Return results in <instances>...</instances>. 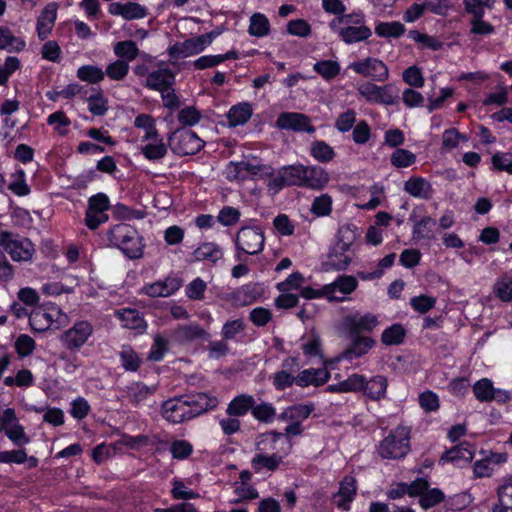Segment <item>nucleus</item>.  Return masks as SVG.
Wrapping results in <instances>:
<instances>
[{
    "label": "nucleus",
    "instance_id": "0eeeda50",
    "mask_svg": "<svg viewBox=\"0 0 512 512\" xmlns=\"http://www.w3.org/2000/svg\"><path fill=\"white\" fill-rule=\"evenodd\" d=\"M0 246L16 262H29L35 254L30 239L9 231H0Z\"/></svg>",
    "mask_w": 512,
    "mask_h": 512
},
{
    "label": "nucleus",
    "instance_id": "e433bc0d",
    "mask_svg": "<svg viewBox=\"0 0 512 512\" xmlns=\"http://www.w3.org/2000/svg\"><path fill=\"white\" fill-rule=\"evenodd\" d=\"M375 344V341L369 337H357L349 348L343 352V357L348 360L365 355Z\"/></svg>",
    "mask_w": 512,
    "mask_h": 512
},
{
    "label": "nucleus",
    "instance_id": "c03bdc74",
    "mask_svg": "<svg viewBox=\"0 0 512 512\" xmlns=\"http://www.w3.org/2000/svg\"><path fill=\"white\" fill-rule=\"evenodd\" d=\"M473 393L480 402H492L494 395V386L490 379L482 378L473 385Z\"/></svg>",
    "mask_w": 512,
    "mask_h": 512
},
{
    "label": "nucleus",
    "instance_id": "f257e3e1",
    "mask_svg": "<svg viewBox=\"0 0 512 512\" xmlns=\"http://www.w3.org/2000/svg\"><path fill=\"white\" fill-rule=\"evenodd\" d=\"M291 448V441L280 432L270 431L262 434L256 444L258 453L251 460L252 468L256 472L263 469L275 471L290 453Z\"/></svg>",
    "mask_w": 512,
    "mask_h": 512
},
{
    "label": "nucleus",
    "instance_id": "423d86ee",
    "mask_svg": "<svg viewBox=\"0 0 512 512\" xmlns=\"http://www.w3.org/2000/svg\"><path fill=\"white\" fill-rule=\"evenodd\" d=\"M274 169L270 165L262 164L256 159L231 161L227 164L224 174L229 181H243L248 178H264L273 175Z\"/></svg>",
    "mask_w": 512,
    "mask_h": 512
},
{
    "label": "nucleus",
    "instance_id": "a19ab883",
    "mask_svg": "<svg viewBox=\"0 0 512 512\" xmlns=\"http://www.w3.org/2000/svg\"><path fill=\"white\" fill-rule=\"evenodd\" d=\"M25 45V41L14 36L8 28L0 27V49L19 52L24 49Z\"/></svg>",
    "mask_w": 512,
    "mask_h": 512
},
{
    "label": "nucleus",
    "instance_id": "7c9ffc66",
    "mask_svg": "<svg viewBox=\"0 0 512 512\" xmlns=\"http://www.w3.org/2000/svg\"><path fill=\"white\" fill-rule=\"evenodd\" d=\"M57 5L55 3L48 4L41 12L37 20L38 37L44 40L48 37L56 20Z\"/></svg>",
    "mask_w": 512,
    "mask_h": 512
},
{
    "label": "nucleus",
    "instance_id": "5701e85b",
    "mask_svg": "<svg viewBox=\"0 0 512 512\" xmlns=\"http://www.w3.org/2000/svg\"><path fill=\"white\" fill-rule=\"evenodd\" d=\"M142 142L145 144L141 147V153L146 159L157 161L167 155V146L158 132L156 135L143 137Z\"/></svg>",
    "mask_w": 512,
    "mask_h": 512
},
{
    "label": "nucleus",
    "instance_id": "20e7f679",
    "mask_svg": "<svg viewBox=\"0 0 512 512\" xmlns=\"http://www.w3.org/2000/svg\"><path fill=\"white\" fill-rule=\"evenodd\" d=\"M108 240L130 259H138L143 255V239L139 232L128 224L120 223L113 226L108 231Z\"/></svg>",
    "mask_w": 512,
    "mask_h": 512
},
{
    "label": "nucleus",
    "instance_id": "c9c22d12",
    "mask_svg": "<svg viewBox=\"0 0 512 512\" xmlns=\"http://www.w3.org/2000/svg\"><path fill=\"white\" fill-rule=\"evenodd\" d=\"M154 391V387L147 386L141 382H133L128 385L125 390L126 397L131 403L135 405H139L145 401L154 393Z\"/></svg>",
    "mask_w": 512,
    "mask_h": 512
},
{
    "label": "nucleus",
    "instance_id": "774afa93",
    "mask_svg": "<svg viewBox=\"0 0 512 512\" xmlns=\"http://www.w3.org/2000/svg\"><path fill=\"white\" fill-rule=\"evenodd\" d=\"M241 213L237 208L224 206L218 213L217 220L223 226H233L240 220Z\"/></svg>",
    "mask_w": 512,
    "mask_h": 512
},
{
    "label": "nucleus",
    "instance_id": "c85d7f7f",
    "mask_svg": "<svg viewBox=\"0 0 512 512\" xmlns=\"http://www.w3.org/2000/svg\"><path fill=\"white\" fill-rule=\"evenodd\" d=\"M404 190L413 197L430 199L433 195L431 183L422 177H411L404 183Z\"/></svg>",
    "mask_w": 512,
    "mask_h": 512
},
{
    "label": "nucleus",
    "instance_id": "e2e57ef3",
    "mask_svg": "<svg viewBox=\"0 0 512 512\" xmlns=\"http://www.w3.org/2000/svg\"><path fill=\"white\" fill-rule=\"evenodd\" d=\"M273 386L281 391L291 387L294 383L296 384V376H293L287 369H282L272 376Z\"/></svg>",
    "mask_w": 512,
    "mask_h": 512
},
{
    "label": "nucleus",
    "instance_id": "ddd939ff",
    "mask_svg": "<svg viewBox=\"0 0 512 512\" xmlns=\"http://www.w3.org/2000/svg\"><path fill=\"white\" fill-rule=\"evenodd\" d=\"M357 278L351 275L339 276L335 281L323 286L324 297L329 301H344L347 295L356 290Z\"/></svg>",
    "mask_w": 512,
    "mask_h": 512
},
{
    "label": "nucleus",
    "instance_id": "864d4df0",
    "mask_svg": "<svg viewBox=\"0 0 512 512\" xmlns=\"http://www.w3.org/2000/svg\"><path fill=\"white\" fill-rule=\"evenodd\" d=\"M390 162L396 168H406L416 162V155L407 149L397 148L391 154Z\"/></svg>",
    "mask_w": 512,
    "mask_h": 512
},
{
    "label": "nucleus",
    "instance_id": "13d9d810",
    "mask_svg": "<svg viewBox=\"0 0 512 512\" xmlns=\"http://www.w3.org/2000/svg\"><path fill=\"white\" fill-rule=\"evenodd\" d=\"M314 70L324 79L330 80L336 77L340 72V65L336 61L323 60L314 64Z\"/></svg>",
    "mask_w": 512,
    "mask_h": 512
},
{
    "label": "nucleus",
    "instance_id": "49530a36",
    "mask_svg": "<svg viewBox=\"0 0 512 512\" xmlns=\"http://www.w3.org/2000/svg\"><path fill=\"white\" fill-rule=\"evenodd\" d=\"M121 366L126 371H137L141 365L138 354L130 346H122L119 352Z\"/></svg>",
    "mask_w": 512,
    "mask_h": 512
},
{
    "label": "nucleus",
    "instance_id": "ea45409f",
    "mask_svg": "<svg viewBox=\"0 0 512 512\" xmlns=\"http://www.w3.org/2000/svg\"><path fill=\"white\" fill-rule=\"evenodd\" d=\"M252 116V108L248 103H242L230 108L227 118L230 126L245 124Z\"/></svg>",
    "mask_w": 512,
    "mask_h": 512
},
{
    "label": "nucleus",
    "instance_id": "6ab92c4d",
    "mask_svg": "<svg viewBox=\"0 0 512 512\" xmlns=\"http://www.w3.org/2000/svg\"><path fill=\"white\" fill-rule=\"evenodd\" d=\"M6 424L5 435L14 445L22 447L30 443L29 436L19 423L15 410L12 408L6 409Z\"/></svg>",
    "mask_w": 512,
    "mask_h": 512
},
{
    "label": "nucleus",
    "instance_id": "dca6fc26",
    "mask_svg": "<svg viewBox=\"0 0 512 512\" xmlns=\"http://www.w3.org/2000/svg\"><path fill=\"white\" fill-rule=\"evenodd\" d=\"M186 406L193 418L214 409L218 405V399L205 392H198L183 396Z\"/></svg>",
    "mask_w": 512,
    "mask_h": 512
},
{
    "label": "nucleus",
    "instance_id": "338daca9",
    "mask_svg": "<svg viewBox=\"0 0 512 512\" xmlns=\"http://www.w3.org/2000/svg\"><path fill=\"white\" fill-rule=\"evenodd\" d=\"M170 452L175 459H186L193 452V446L186 440H175L170 445Z\"/></svg>",
    "mask_w": 512,
    "mask_h": 512
},
{
    "label": "nucleus",
    "instance_id": "c756f323",
    "mask_svg": "<svg viewBox=\"0 0 512 512\" xmlns=\"http://www.w3.org/2000/svg\"><path fill=\"white\" fill-rule=\"evenodd\" d=\"M193 257L194 261H206L215 264L223 258V251L214 242H203L194 250Z\"/></svg>",
    "mask_w": 512,
    "mask_h": 512
},
{
    "label": "nucleus",
    "instance_id": "0e129e2a",
    "mask_svg": "<svg viewBox=\"0 0 512 512\" xmlns=\"http://www.w3.org/2000/svg\"><path fill=\"white\" fill-rule=\"evenodd\" d=\"M134 126L138 129L144 130V136L148 137L151 135H156V132H158L156 128V121L155 119L149 115V114H139L135 120H134Z\"/></svg>",
    "mask_w": 512,
    "mask_h": 512
},
{
    "label": "nucleus",
    "instance_id": "bb28decb",
    "mask_svg": "<svg viewBox=\"0 0 512 512\" xmlns=\"http://www.w3.org/2000/svg\"><path fill=\"white\" fill-rule=\"evenodd\" d=\"M109 12L112 15H120L124 19L132 20V19H141L147 15V9L135 2H127V3H112L109 6Z\"/></svg>",
    "mask_w": 512,
    "mask_h": 512
},
{
    "label": "nucleus",
    "instance_id": "5fc2aeb1",
    "mask_svg": "<svg viewBox=\"0 0 512 512\" xmlns=\"http://www.w3.org/2000/svg\"><path fill=\"white\" fill-rule=\"evenodd\" d=\"M253 417L264 423H271L276 416V409L274 406L267 402H262L258 405L253 406L251 409Z\"/></svg>",
    "mask_w": 512,
    "mask_h": 512
},
{
    "label": "nucleus",
    "instance_id": "473e14b6",
    "mask_svg": "<svg viewBox=\"0 0 512 512\" xmlns=\"http://www.w3.org/2000/svg\"><path fill=\"white\" fill-rule=\"evenodd\" d=\"M314 410L315 405L313 403L292 405L282 411L279 415V419L282 421L301 423L303 420L307 419Z\"/></svg>",
    "mask_w": 512,
    "mask_h": 512
},
{
    "label": "nucleus",
    "instance_id": "f8f14e48",
    "mask_svg": "<svg viewBox=\"0 0 512 512\" xmlns=\"http://www.w3.org/2000/svg\"><path fill=\"white\" fill-rule=\"evenodd\" d=\"M215 37L216 34L214 32L192 37L183 42H176L168 48L167 52L169 56L174 59L197 55L204 51L206 47L212 43Z\"/></svg>",
    "mask_w": 512,
    "mask_h": 512
},
{
    "label": "nucleus",
    "instance_id": "a18cd8bd",
    "mask_svg": "<svg viewBox=\"0 0 512 512\" xmlns=\"http://www.w3.org/2000/svg\"><path fill=\"white\" fill-rule=\"evenodd\" d=\"M310 153L314 159L321 163H327L334 159L335 151L324 141H315L311 144Z\"/></svg>",
    "mask_w": 512,
    "mask_h": 512
},
{
    "label": "nucleus",
    "instance_id": "aec40b11",
    "mask_svg": "<svg viewBox=\"0 0 512 512\" xmlns=\"http://www.w3.org/2000/svg\"><path fill=\"white\" fill-rule=\"evenodd\" d=\"M357 492L356 480L352 476H346L340 483V488L333 495V503L340 509L348 511L350 503L354 500Z\"/></svg>",
    "mask_w": 512,
    "mask_h": 512
},
{
    "label": "nucleus",
    "instance_id": "72a5a7b5",
    "mask_svg": "<svg viewBox=\"0 0 512 512\" xmlns=\"http://www.w3.org/2000/svg\"><path fill=\"white\" fill-rule=\"evenodd\" d=\"M255 404V399L251 395L241 394L232 399L226 409L228 416L242 417L250 411Z\"/></svg>",
    "mask_w": 512,
    "mask_h": 512
},
{
    "label": "nucleus",
    "instance_id": "4d7b16f0",
    "mask_svg": "<svg viewBox=\"0 0 512 512\" xmlns=\"http://www.w3.org/2000/svg\"><path fill=\"white\" fill-rule=\"evenodd\" d=\"M405 32L400 22H381L375 27V33L380 37H399Z\"/></svg>",
    "mask_w": 512,
    "mask_h": 512
},
{
    "label": "nucleus",
    "instance_id": "1a4fd4ad",
    "mask_svg": "<svg viewBox=\"0 0 512 512\" xmlns=\"http://www.w3.org/2000/svg\"><path fill=\"white\" fill-rule=\"evenodd\" d=\"M67 322V316L56 305L35 308L30 316L29 323L36 332H44L54 327L60 328Z\"/></svg>",
    "mask_w": 512,
    "mask_h": 512
},
{
    "label": "nucleus",
    "instance_id": "7ed1b4c3",
    "mask_svg": "<svg viewBox=\"0 0 512 512\" xmlns=\"http://www.w3.org/2000/svg\"><path fill=\"white\" fill-rule=\"evenodd\" d=\"M357 236V229L352 225L339 228L337 242L331 248L325 263L327 269L344 270L348 267L354 256L352 245Z\"/></svg>",
    "mask_w": 512,
    "mask_h": 512
},
{
    "label": "nucleus",
    "instance_id": "b1692460",
    "mask_svg": "<svg viewBox=\"0 0 512 512\" xmlns=\"http://www.w3.org/2000/svg\"><path fill=\"white\" fill-rule=\"evenodd\" d=\"M175 83V74L168 68H161L147 75L146 87L156 91L171 88Z\"/></svg>",
    "mask_w": 512,
    "mask_h": 512
},
{
    "label": "nucleus",
    "instance_id": "6e6552de",
    "mask_svg": "<svg viewBox=\"0 0 512 512\" xmlns=\"http://www.w3.org/2000/svg\"><path fill=\"white\" fill-rule=\"evenodd\" d=\"M265 237L262 229L257 226H245L235 236L236 257L241 260L242 254L257 255L264 248Z\"/></svg>",
    "mask_w": 512,
    "mask_h": 512
},
{
    "label": "nucleus",
    "instance_id": "393cba45",
    "mask_svg": "<svg viewBox=\"0 0 512 512\" xmlns=\"http://www.w3.org/2000/svg\"><path fill=\"white\" fill-rule=\"evenodd\" d=\"M345 325L351 333L370 332L378 325V319L371 313L354 314L345 318Z\"/></svg>",
    "mask_w": 512,
    "mask_h": 512
},
{
    "label": "nucleus",
    "instance_id": "a878e982",
    "mask_svg": "<svg viewBox=\"0 0 512 512\" xmlns=\"http://www.w3.org/2000/svg\"><path fill=\"white\" fill-rule=\"evenodd\" d=\"M388 380L383 375H375L369 380L365 378L363 394L373 401H380L386 397Z\"/></svg>",
    "mask_w": 512,
    "mask_h": 512
},
{
    "label": "nucleus",
    "instance_id": "3c124183",
    "mask_svg": "<svg viewBox=\"0 0 512 512\" xmlns=\"http://www.w3.org/2000/svg\"><path fill=\"white\" fill-rule=\"evenodd\" d=\"M405 334V329L401 324H393L383 331L381 341L385 345H398L404 341Z\"/></svg>",
    "mask_w": 512,
    "mask_h": 512
},
{
    "label": "nucleus",
    "instance_id": "052dcab7",
    "mask_svg": "<svg viewBox=\"0 0 512 512\" xmlns=\"http://www.w3.org/2000/svg\"><path fill=\"white\" fill-rule=\"evenodd\" d=\"M332 210V199L329 195L323 194L313 200L310 211L318 217L327 216Z\"/></svg>",
    "mask_w": 512,
    "mask_h": 512
},
{
    "label": "nucleus",
    "instance_id": "4468645a",
    "mask_svg": "<svg viewBox=\"0 0 512 512\" xmlns=\"http://www.w3.org/2000/svg\"><path fill=\"white\" fill-rule=\"evenodd\" d=\"M93 333L92 325L87 321H79L61 336L63 345L69 350H79Z\"/></svg>",
    "mask_w": 512,
    "mask_h": 512
},
{
    "label": "nucleus",
    "instance_id": "6e6d98bb",
    "mask_svg": "<svg viewBox=\"0 0 512 512\" xmlns=\"http://www.w3.org/2000/svg\"><path fill=\"white\" fill-rule=\"evenodd\" d=\"M304 165H291L282 169L284 173V181L288 186L304 185Z\"/></svg>",
    "mask_w": 512,
    "mask_h": 512
},
{
    "label": "nucleus",
    "instance_id": "bf43d9fd",
    "mask_svg": "<svg viewBox=\"0 0 512 512\" xmlns=\"http://www.w3.org/2000/svg\"><path fill=\"white\" fill-rule=\"evenodd\" d=\"M269 21L262 14H254L250 19L249 33L253 36L263 37L269 32Z\"/></svg>",
    "mask_w": 512,
    "mask_h": 512
},
{
    "label": "nucleus",
    "instance_id": "9d476101",
    "mask_svg": "<svg viewBox=\"0 0 512 512\" xmlns=\"http://www.w3.org/2000/svg\"><path fill=\"white\" fill-rule=\"evenodd\" d=\"M358 94L372 104L394 105L399 99V90L393 84L378 86L364 82L357 87Z\"/></svg>",
    "mask_w": 512,
    "mask_h": 512
},
{
    "label": "nucleus",
    "instance_id": "2f4dec72",
    "mask_svg": "<svg viewBox=\"0 0 512 512\" xmlns=\"http://www.w3.org/2000/svg\"><path fill=\"white\" fill-rule=\"evenodd\" d=\"M304 185L312 189H322L329 181L328 173L319 166H303Z\"/></svg>",
    "mask_w": 512,
    "mask_h": 512
},
{
    "label": "nucleus",
    "instance_id": "de8ad7c7",
    "mask_svg": "<svg viewBox=\"0 0 512 512\" xmlns=\"http://www.w3.org/2000/svg\"><path fill=\"white\" fill-rule=\"evenodd\" d=\"M494 294L503 302L512 300V277L505 274L498 278L493 286Z\"/></svg>",
    "mask_w": 512,
    "mask_h": 512
},
{
    "label": "nucleus",
    "instance_id": "4c0bfd02",
    "mask_svg": "<svg viewBox=\"0 0 512 512\" xmlns=\"http://www.w3.org/2000/svg\"><path fill=\"white\" fill-rule=\"evenodd\" d=\"M238 53L236 51H229L221 55H205L201 56L193 62V65L198 70H203L215 67L226 60L237 59Z\"/></svg>",
    "mask_w": 512,
    "mask_h": 512
},
{
    "label": "nucleus",
    "instance_id": "9b49d317",
    "mask_svg": "<svg viewBox=\"0 0 512 512\" xmlns=\"http://www.w3.org/2000/svg\"><path fill=\"white\" fill-rule=\"evenodd\" d=\"M170 149L179 156L195 155L205 142L190 130L177 129L168 136Z\"/></svg>",
    "mask_w": 512,
    "mask_h": 512
},
{
    "label": "nucleus",
    "instance_id": "2eb2a0df",
    "mask_svg": "<svg viewBox=\"0 0 512 512\" xmlns=\"http://www.w3.org/2000/svg\"><path fill=\"white\" fill-rule=\"evenodd\" d=\"M349 68L364 77H371L375 81L384 82L389 78L387 66L376 58L368 57L364 60L354 62Z\"/></svg>",
    "mask_w": 512,
    "mask_h": 512
},
{
    "label": "nucleus",
    "instance_id": "603ef678",
    "mask_svg": "<svg viewBox=\"0 0 512 512\" xmlns=\"http://www.w3.org/2000/svg\"><path fill=\"white\" fill-rule=\"evenodd\" d=\"M436 226V221L430 216L423 217L415 221L413 227V237L415 239H428L431 238L433 228Z\"/></svg>",
    "mask_w": 512,
    "mask_h": 512
},
{
    "label": "nucleus",
    "instance_id": "79ce46f5",
    "mask_svg": "<svg viewBox=\"0 0 512 512\" xmlns=\"http://www.w3.org/2000/svg\"><path fill=\"white\" fill-rule=\"evenodd\" d=\"M473 459V452L468 443H461L445 452L441 460L450 462L464 461L466 463Z\"/></svg>",
    "mask_w": 512,
    "mask_h": 512
},
{
    "label": "nucleus",
    "instance_id": "8fccbe9b",
    "mask_svg": "<svg viewBox=\"0 0 512 512\" xmlns=\"http://www.w3.org/2000/svg\"><path fill=\"white\" fill-rule=\"evenodd\" d=\"M129 64L125 60H115L109 63L104 70L105 76L113 81H122L129 72Z\"/></svg>",
    "mask_w": 512,
    "mask_h": 512
},
{
    "label": "nucleus",
    "instance_id": "f704fd0d",
    "mask_svg": "<svg viewBox=\"0 0 512 512\" xmlns=\"http://www.w3.org/2000/svg\"><path fill=\"white\" fill-rule=\"evenodd\" d=\"M175 336L181 342H190L197 339H207L209 334L199 324L191 323L179 326L175 330Z\"/></svg>",
    "mask_w": 512,
    "mask_h": 512
},
{
    "label": "nucleus",
    "instance_id": "39448f33",
    "mask_svg": "<svg viewBox=\"0 0 512 512\" xmlns=\"http://www.w3.org/2000/svg\"><path fill=\"white\" fill-rule=\"evenodd\" d=\"M410 450V428L397 426L380 442L378 453L382 458L400 459Z\"/></svg>",
    "mask_w": 512,
    "mask_h": 512
},
{
    "label": "nucleus",
    "instance_id": "f03ea898",
    "mask_svg": "<svg viewBox=\"0 0 512 512\" xmlns=\"http://www.w3.org/2000/svg\"><path fill=\"white\" fill-rule=\"evenodd\" d=\"M329 27L346 44L364 41L372 35L371 29L365 25L361 12L335 17L330 21Z\"/></svg>",
    "mask_w": 512,
    "mask_h": 512
},
{
    "label": "nucleus",
    "instance_id": "a211bd4d",
    "mask_svg": "<svg viewBox=\"0 0 512 512\" xmlns=\"http://www.w3.org/2000/svg\"><path fill=\"white\" fill-rule=\"evenodd\" d=\"M162 415L167 421L174 424L192 419L183 396L165 401L162 405Z\"/></svg>",
    "mask_w": 512,
    "mask_h": 512
},
{
    "label": "nucleus",
    "instance_id": "37998d69",
    "mask_svg": "<svg viewBox=\"0 0 512 512\" xmlns=\"http://www.w3.org/2000/svg\"><path fill=\"white\" fill-rule=\"evenodd\" d=\"M77 77L84 82L97 84L105 78L104 70L95 65H83L77 69Z\"/></svg>",
    "mask_w": 512,
    "mask_h": 512
},
{
    "label": "nucleus",
    "instance_id": "412c9836",
    "mask_svg": "<svg viewBox=\"0 0 512 512\" xmlns=\"http://www.w3.org/2000/svg\"><path fill=\"white\" fill-rule=\"evenodd\" d=\"M330 372L327 368H308L299 372L296 376V385L305 388L308 386L319 387L330 379Z\"/></svg>",
    "mask_w": 512,
    "mask_h": 512
},
{
    "label": "nucleus",
    "instance_id": "cd10ccee",
    "mask_svg": "<svg viewBox=\"0 0 512 512\" xmlns=\"http://www.w3.org/2000/svg\"><path fill=\"white\" fill-rule=\"evenodd\" d=\"M125 328L136 330L139 333L145 331L147 324L138 310L125 308L115 312Z\"/></svg>",
    "mask_w": 512,
    "mask_h": 512
},
{
    "label": "nucleus",
    "instance_id": "680f3d73",
    "mask_svg": "<svg viewBox=\"0 0 512 512\" xmlns=\"http://www.w3.org/2000/svg\"><path fill=\"white\" fill-rule=\"evenodd\" d=\"M445 498L444 493L438 488H428L419 499L420 506L429 509L441 503Z\"/></svg>",
    "mask_w": 512,
    "mask_h": 512
},
{
    "label": "nucleus",
    "instance_id": "4be33fe9",
    "mask_svg": "<svg viewBox=\"0 0 512 512\" xmlns=\"http://www.w3.org/2000/svg\"><path fill=\"white\" fill-rule=\"evenodd\" d=\"M182 282L175 277H167L142 288V292L150 297H168L180 289Z\"/></svg>",
    "mask_w": 512,
    "mask_h": 512
},
{
    "label": "nucleus",
    "instance_id": "f3484780",
    "mask_svg": "<svg viewBox=\"0 0 512 512\" xmlns=\"http://www.w3.org/2000/svg\"><path fill=\"white\" fill-rule=\"evenodd\" d=\"M276 126L280 129L293 130L298 132L313 133L314 126L311 125L310 119L301 113L283 112L277 120Z\"/></svg>",
    "mask_w": 512,
    "mask_h": 512
},
{
    "label": "nucleus",
    "instance_id": "58836bf2",
    "mask_svg": "<svg viewBox=\"0 0 512 512\" xmlns=\"http://www.w3.org/2000/svg\"><path fill=\"white\" fill-rule=\"evenodd\" d=\"M113 52L119 60H125L128 64L135 60L140 53L136 43L132 40L119 41L115 43Z\"/></svg>",
    "mask_w": 512,
    "mask_h": 512
},
{
    "label": "nucleus",
    "instance_id": "09e8293b",
    "mask_svg": "<svg viewBox=\"0 0 512 512\" xmlns=\"http://www.w3.org/2000/svg\"><path fill=\"white\" fill-rule=\"evenodd\" d=\"M303 341L301 348L307 357H322L321 339L315 331H311L309 335L303 337Z\"/></svg>",
    "mask_w": 512,
    "mask_h": 512
},
{
    "label": "nucleus",
    "instance_id": "69168bd1",
    "mask_svg": "<svg viewBox=\"0 0 512 512\" xmlns=\"http://www.w3.org/2000/svg\"><path fill=\"white\" fill-rule=\"evenodd\" d=\"M245 329V324L241 319L227 321L221 330V335L224 340H233L236 336L242 333Z\"/></svg>",
    "mask_w": 512,
    "mask_h": 512
}]
</instances>
